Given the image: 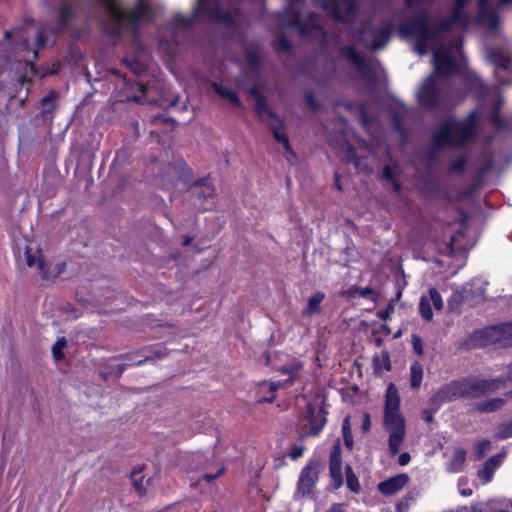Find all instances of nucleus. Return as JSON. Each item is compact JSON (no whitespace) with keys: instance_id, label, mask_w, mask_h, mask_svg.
I'll return each instance as SVG.
<instances>
[{"instance_id":"680f3d73","label":"nucleus","mask_w":512,"mask_h":512,"mask_svg":"<svg viewBox=\"0 0 512 512\" xmlns=\"http://www.w3.org/2000/svg\"><path fill=\"white\" fill-rule=\"evenodd\" d=\"M394 311V300H391L384 310H379L376 316L381 320L387 321L390 318L391 313Z\"/></svg>"},{"instance_id":"aec40b11","label":"nucleus","mask_w":512,"mask_h":512,"mask_svg":"<svg viewBox=\"0 0 512 512\" xmlns=\"http://www.w3.org/2000/svg\"><path fill=\"white\" fill-rule=\"evenodd\" d=\"M409 480L407 473H400L380 482L377 489L382 495L391 496L403 489Z\"/></svg>"},{"instance_id":"412c9836","label":"nucleus","mask_w":512,"mask_h":512,"mask_svg":"<svg viewBox=\"0 0 512 512\" xmlns=\"http://www.w3.org/2000/svg\"><path fill=\"white\" fill-rule=\"evenodd\" d=\"M434 66L435 72L433 74L435 75L438 74L445 76L457 71L455 59L452 57V55L442 51H436L434 53Z\"/></svg>"},{"instance_id":"4c0bfd02","label":"nucleus","mask_w":512,"mask_h":512,"mask_svg":"<svg viewBox=\"0 0 512 512\" xmlns=\"http://www.w3.org/2000/svg\"><path fill=\"white\" fill-rule=\"evenodd\" d=\"M325 294L322 292L315 293L308 299L307 306L303 310L304 315H313L321 312L320 303L324 300Z\"/></svg>"},{"instance_id":"69168bd1","label":"nucleus","mask_w":512,"mask_h":512,"mask_svg":"<svg viewBox=\"0 0 512 512\" xmlns=\"http://www.w3.org/2000/svg\"><path fill=\"white\" fill-rule=\"evenodd\" d=\"M305 100L307 105L313 112L318 111L322 107L321 103L315 100L314 95L312 93H308L305 96Z\"/></svg>"},{"instance_id":"393cba45","label":"nucleus","mask_w":512,"mask_h":512,"mask_svg":"<svg viewBox=\"0 0 512 512\" xmlns=\"http://www.w3.org/2000/svg\"><path fill=\"white\" fill-rule=\"evenodd\" d=\"M243 52L248 67L252 71L258 72L261 68L259 44L256 42H250L243 47Z\"/></svg>"},{"instance_id":"a878e982","label":"nucleus","mask_w":512,"mask_h":512,"mask_svg":"<svg viewBox=\"0 0 512 512\" xmlns=\"http://www.w3.org/2000/svg\"><path fill=\"white\" fill-rule=\"evenodd\" d=\"M137 354L141 357L138 361L134 362L135 366H141L147 362H151L154 359L164 358L166 352L159 345L146 346L137 351Z\"/></svg>"},{"instance_id":"603ef678","label":"nucleus","mask_w":512,"mask_h":512,"mask_svg":"<svg viewBox=\"0 0 512 512\" xmlns=\"http://www.w3.org/2000/svg\"><path fill=\"white\" fill-rule=\"evenodd\" d=\"M495 469L490 466V463L484 462L481 469L478 470V477L483 480L484 483H489L493 479Z\"/></svg>"},{"instance_id":"c9c22d12","label":"nucleus","mask_w":512,"mask_h":512,"mask_svg":"<svg viewBox=\"0 0 512 512\" xmlns=\"http://www.w3.org/2000/svg\"><path fill=\"white\" fill-rule=\"evenodd\" d=\"M128 364H118V365H105L100 371L99 375L103 380H108L109 377L115 376L116 378H120L124 371L127 369Z\"/></svg>"},{"instance_id":"0eeeda50","label":"nucleus","mask_w":512,"mask_h":512,"mask_svg":"<svg viewBox=\"0 0 512 512\" xmlns=\"http://www.w3.org/2000/svg\"><path fill=\"white\" fill-rule=\"evenodd\" d=\"M338 57L353 64L359 74L370 84H375L378 80L377 74L372 63L354 46L343 45L338 48Z\"/></svg>"},{"instance_id":"6e6552de","label":"nucleus","mask_w":512,"mask_h":512,"mask_svg":"<svg viewBox=\"0 0 512 512\" xmlns=\"http://www.w3.org/2000/svg\"><path fill=\"white\" fill-rule=\"evenodd\" d=\"M417 102L425 110H436L444 102L443 90L437 84L435 74L429 75L417 91Z\"/></svg>"},{"instance_id":"09e8293b","label":"nucleus","mask_w":512,"mask_h":512,"mask_svg":"<svg viewBox=\"0 0 512 512\" xmlns=\"http://www.w3.org/2000/svg\"><path fill=\"white\" fill-rule=\"evenodd\" d=\"M419 313L425 321H431L433 319L431 303L426 297L420 298Z\"/></svg>"},{"instance_id":"de8ad7c7","label":"nucleus","mask_w":512,"mask_h":512,"mask_svg":"<svg viewBox=\"0 0 512 512\" xmlns=\"http://www.w3.org/2000/svg\"><path fill=\"white\" fill-rule=\"evenodd\" d=\"M494 436L500 440L512 437V420L510 422H502L498 424L495 429Z\"/></svg>"},{"instance_id":"f704fd0d","label":"nucleus","mask_w":512,"mask_h":512,"mask_svg":"<svg viewBox=\"0 0 512 512\" xmlns=\"http://www.w3.org/2000/svg\"><path fill=\"white\" fill-rule=\"evenodd\" d=\"M301 16V9H291L288 25L296 27L302 36H306L309 34V25L301 20Z\"/></svg>"},{"instance_id":"864d4df0","label":"nucleus","mask_w":512,"mask_h":512,"mask_svg":"<svg viewBox=\"0 0 512 512\" xmlns=\"http://www.w3.org/2000/svg\"><path fill=\"white\" fill-rule=\"evenodd\" d=\"M280 383H276V382H263L261 383L260 387L261 389H268V391L270 392V396L269 397H264L262 399L259 400V402H268V403H272L274 400H275V392L276 390L278 389Z\"/></svg>"},{"instance_id":"6e6d98bb","label":"nucleus","mask_w":512,"mask_h":512,"mask_svg":"<svg viewBox=\"0 0 512 512\" xmlns=\"http://www.w3.org/2000/svg\"><path fill=\"white\" fill-rule=\"evenodd\" d=\"M359 109V120L362 124V126L367 127L372 124V116L367 111L366 105L364 103L358 104Z\"/></svg>"},{"instance_id":"37998d69","label":"nucleus","mask_w":512,"mask_h":512,"mask_svg":"<svg viewBox=\"0 0 512 512\" xmlns=\"http://www.w3.org/2000/svg\"><path fill=\"white\" fill-rule=\"evenodd\" d=\"M463 305H466V298L463 292V288L461 290L454 292L448 300V307L450 311L460 312V309Z\"/></svg>"},{"instance_id":"7c9ffc66","label":"nucleus","mask_w":512,"mask_h":512,"mask_svg":"<svg viewBox=\"0 0 512 512\" xmlns=\"http://www.w3.org/2000/svg\"><path fill=\"white\" fill-rule=\"evenodd\" d=\"M504 404L503 398H492L473 404V410L479 413H492L500 410Z\"/></svg>"},{"instance_id":"79ce46f5","label":"nucleus","mask_w":512,"mask_h":512,"mask_svg":"<svg viewBox=\"0 0 512 512\" xmlns=\"http://www.w3.org/2000/svg\"><path fill=\"white\" fill-rule=\"evenodd\" d=\"M214 455L209 452V455H204L201 452H196L192 455V462L194 463V469H207L213 463Z\"/></svg>"},{"instance_id":"f3484780","label":"nucleus","mask_w":512,"mask_h":512,"mask_svg":"<svg viewBox=\"0 0 512 512\" xmlns=\"http://www.w3.org/2000/svg\"><path fill=\"white\" fill-rule=\"evenodd\" d=\"M486 286V282L479 280H472L462 286L468 307H474L485 300Z\"/></svg>"},{"instance_id":"8fccbe9b","label":"nucleus","mask_w":512,"mask_h":512,"mask_svg":"<svg viewBox=\"0 0 512 512\" xmlns=\"http://www.w3.org/2000/svg\"><path fill=\"white\" fill-rule=\"evenodd\" d=\"M395 171L392 167H390L389 165H386L383 169V173H382V176L385 180L389 181L391 184H392V187H393V190L396 192V193H399L400 190H401V185L400 183L395 179Z\"/></svg>"},{"instance_id":"f03ea898","label":"nucleus","mask_w":512,"mask_h":512,"mask_svg":"<svg viewBox=\"0 0 512 512\" xmlns=\"http://www.w3.org/2000/svg\"><path fill=\"white\" fill-rule=\"evenodd\" d=\"M478 113L473 110L466 119L444 120L432 134V143L436 148L461 147L476 136Z\"/></svg>"},{"instance_id":"774afa93","label":"nucleus","mask_w":512,"mask_h":512,"mask_svg":"<svg viewBox=\"0 0 512 512\" xmlns=\"http://www.w3.org/2000/svg\"><path fill=\"white\" fill-rule=\"evenodd\" d=\"M503 458L504 454L498 453L488 458L485 462L490 463V466H493V468L496 470L502 463Z\"/></svg>"},{"instance_id":"2f4dec72","label":"nucleus","mask_w":512,"mask_h":512,"mask_svg":"<svg viewBox=\"0 0 512 512\" xmlns=\"http://www.w3.org/2000/svg\"><path fill=\"white\" fill-rule=\"evenodd\" d=\"M373 372L379 376L383 371H390L392 369L390 355L387 351H382L380 355H375L372 359Z\"/></svg>"},{"instance_id":"7ed1b4c3","label":"nucleus","mask_w":512,"mask_h":512,"mask_svg":"<svg viewBox=\"0 0 512 512\" xmlns=\"http://www.w3.org/2000/svg\"><path fill=\"white\" fill-rule=\"evenodd\" d=\"M383 427L389 433V455L394 457L400 452L406 437V423L400 413V396L394 383H389L386 389Z\"/></svg>"},{"instance_id":"bf43d9fd","label":"nucleus","mask_w":512,"mask_h":512,"mask_svg":"<svg viewBox=\"0 0 512 512\" xmlns=\"http://www.w3.org/2000/svg\"><path fill=\"white\" fill-rule=\"evenodd\" d=\"M412 347L416 355L422 356L424 354V345L420 336L412 335Z\"/></svg>"},{"instance_id":"9d476101","label":"nucleus","mask_w":512,"mask_h":512,"mask_svg":"<svg viewBox=\"0 0 512 512\" xmlns=\"http://www.w3.org/2000/svg\"><path fill=\"white\" fill-rule=\"evenodd\" d=\"M195 17L206 18L214 22L234 26L233 15L221 7L219 0H198L194 9Z\"/></svg>"},{"instance_id":"9b49d317","label":"nucleus","mask_w":512,"mask_h":512,"mask_svg":"<svg viewBox=\"0 0 512 512\" xmlns=\"http://www.w3.org/2000/svg\"><path fill=\"white\" fill-rule=\"evenodd\" d=\"M504 323L474 331L468 339L469 348H480L497 344L504 348Z\"/></svg>"},{"instance_id":"e2e57ef3","label":"nucleus","mask_w":512,"mask_h":512,"mask_svg":"<svg viewBox=\"0 0 512 512\" xmlns=\"http://www.w3.org/2000/svg\"><path fill=\"white\" fill-rule=\"evenodd\" d=\"M504 348L512 347V322L504 323Z\"/></svg>"},{"instance_id":"a211bd4d","label":"nucleus","mask_w":512,"mask_h":512,"mask_svg":"<svg viewBox=\"0 0 512 512\" xmlns=\"http://www.w3.org/2000/svg\"><path fill=\"white\" fill-rule=\"evenodd\" d=\"M346 8V12L343 13L340 9L338 1L332 0L324 5V8L329 10L332 17L340 23H348L349 16L357 11V2L355 0H339Z\"/></svg>"},{"instance_id":"e433bc0d","label":"nucleus","mask_w":512,"mask_h":512,"mask_svg":"<svg viewBox=\"0 0 512 512\" xmlns=\"http://www.w3.org/2000/svg\"><path fill=\"white\" fill-rule=\"evenodd\" d=\"M44 182L52 188L54 193L55 187L62 181V177L59 173L54 171V162H49L44 168Z\"/></svg>"},{"instance_id":"c03bdc74","label":"nucleus","mask_w":512,"mask_h":512,"mask_svg":"<svg viewBox=\"0 0 512 512\" xmlns=\"http://www.w3.org/2000/svg\"><path fill=\"white\" fill-rule=\"evenodd\" d=\"M342 436L345 447L349 451H352L354 447V440L349 417H345L342 422Z\"/></svg>"},{"instance_id":"ddd939ff","label":"nucleus","mask_w":512,"mask_h":512,"mask_svg":"<svg viewBox=\"0 0 512 512\" xmlns=\"http://www.w3.org/2000/svg\"><path fill=\"white\" fill-rule=\"evenodd\" d=\"M469 0H455L451 8V16L438 20V28L442 29L443 34L449 32L454 25L467 28L470 22V15L465 11Z\"/></svg>"},{"instance_id":"4d7b16f0","label":"nucleus","mask_w":512,"mask_h":512,"mask_svg":"<svg viewBox=\"0 0 512 512\" xmlns=\"http://www.w3.org/2000/svg\"><path fill=\"white\" fill-rule=\"evenodd\" d=\"M490 441L487 439L480 440L475 449V459L480 460L485 453L490 449Z\"/></svg>"},{"instance_id":"423d86ee","label":"nucleus","mask_w":512,"mask_h":512,"mask_svg":"<svg viewBox=\"0 0 512 512\" xmlns=\"http://www.w3.org/2000/svg\"><path fill=\"white\" fill-rule=\"evenodd\" d=\"M322 470L323 465L319 459L310 460L302 468L293 496L295 501H299L302 498L311 496L313 489L319 480V475Z\"/></svg>"},{"instance_id":"bb28decb","label":"nucleus","mask_w":512,"mask_h":512,"mask_svg":"<svg viewBox=\"0 0 512 512\" xmlns=\"http://www.w3.org/2000/svg\"><path fill=\"white\" fill-rule=\"evenodd\" d=\"M372 41L370 43V49L381 50L389 42L391 37V27H377L371 30Z\"/></svg>"},{"instance_id":"0e129e2a","label":"nucleus","mask_w":512,"mask_h":512,"mask_svg":"<svg viewBox=\"0 0 512 512\" xmlns=\"http://www.w3.org/2000/svg\"><path fill=\"white\" fill-rule=\"evenodd\" d=\"M305 446L304 445H294L290 449L288 456L291 460L296 461L298 460L304 453Z\"/></svg>"},{"instance_id":"1a4fd4ad","label":"nucleus","mask_w":512,"mask_h":512,"mask_svg":"<svg viewBox=\"0 0 512 512\" xmlns=\"http://www.w3.org/2000/svg\"><path fill=\"white\" fill-rule=\"evenodd\" d=\"M255 114L256 116L262 120V121H265L264 119V114H267L271 119L272 121L270 123H268V125L270 126V129L273 133V137L275 138V140L279 143H282L285 148H289V139L285 133V125H284V122L283 120L278 117V115L269 107L267 101H266V98L265 96L263 97H259V99H257L255 101Z\"/></svg>"},{"instance_id":"f8f14e48","label":"nucleus","mask_w":512,"mask_h":512,"mask_svg":"<svg viewBox=\"0 0 512 512\" xmlns=\"http://www.w3.org/2000/svg\"><path fill=\"white\" fill-rule=\"evenodd\" d=\"M301 420L308 422L309 429L302 428L299 439L303 440L307 437H316L326 425L327 411L324 407L317 408L315 405L309 403Z\"/></svg>"},{"instance_id":"473e14b6","label":"nucleus","mask_w":512,"mask_h":512,"mask_svg":"<svg viewBox=\"0 0 512 512\" xmlns=\"http://www.w3.org/2000/svg\"><path fill=\"white\" fill-rule=\"evenodd\" d=\"M465 461L466 451L463 448H456L450 461L447 464V471L450 473L461 472Z\"/></svg>"},{"instance_id":"f257e3e1","label":"nucleus","mask_w":512,"mask_h":512,"mask_svg":"<svg viewBox=\"0 0 512 512\" xmlns=\"http://www.w3.org/2000/svg\"><path fill=\"white\" fill-rule=\"evenodd\" d=\"M98 1L107 10L112 21V25L102 23L101 30L111 38L120 39L125 32L136 36L140 33L142 23H150L156 19V12L148 0H136L135 5L129 9L122 8L121 0Z\"/></svg>"},{"instance_id":"13d9d810","label":"nucleus","mask_w":512,"mask_h":512,"mask_svg":"<svg viewBox=\"0 0 512 512\" xmlns=\"http://www.w3.org/2000/svg\"><path fill=\"white\" fill-rule=\"evenodd\" d=\"M429 296L434 308L436 310H441L443 308V301L440 293L435 288H431L429 290Z\"/></svg>"},{"instance_id":"cd10ccee","label":"nucleus","mask_w":512,"mask_h":512,"mask_svg":"<svg viewBox=\"0 0 512 512\" xmlns=\"http://www.w3.org/2000/svg\"><path fill=\"white\" fill-rule=\"evenodd\" d=\"M75 16L76 14L73 4L68 0L62 1L57 8V21L59 27L61 29L67 28Z\"/></svg>"},{"instance_id":"58836bf2","label":"nucleus","mask_w":512,"mask_h":512,"mask_svg":"<svg viewBox=\"0 0 512 512\" xmlns=\"http://www.w3.org/2000/svg\"><path fill=\"white\" fill-rule=\"evenodd\" d=\"M423 380V368L418 361L410 366V386L412 389H419Z\"/></svg>"},{"instance_id":"3c124183","label":"nucleus","mask_w":512,"mask_h":512,"mask_svg":"<svg viewBox=\"0 0 512 512\" xmlns=\"http://www.w3.org/2000/svg\"><path fill=\"white\" fill-rule=\"evenodd\" d=\"M68 342L65 337H60L52 346V354L55 360H61L64 358L63 349L67 346Z\"/></svg>"},{"instance_id":"a19ab883","label":"nucleus","mask_w":512,"mask_h":512,"mask_svg":"<svg viewBox=\"0 0 512 512\" xmlns=\"http://www.w3.org/2000/svg\"><path fill=\"white\" fill-rule=\"evenodd\" d=\"M170 169L180 171L179 180L185 184H189L192 181L193 172L190 167L186 165V162H170Z\"/></svg>"},{"instance_id":"052dcab7","label":"nucleus","mask_w":512,"mask_h":512,"mask_svg":"<svg viewBox=\"0 0 512 512\" xmlns=\"http://www.w3.org/2000/svg\"><path fill=\"white\" fill-rule=\"evenodd\" d=\"M193 23V18H187L183 15H177L173 18L171 21V25L175 28H178L180 26H189Z\"/></svg>"},{"instance_id":"6ab92c4d","label":"nucleus","mask_w":512,"mask_h":512,"mask_svg":"<svg viewBox=\"0 0 512 512\" xmlns=\"http://www.w3.org/2000/svg\"><path fill=\"white\" fill-rule=\"evenodd\" d=\"M190 192L200 204L213 199L216 195V189L209 177H203L194 181L190 186Z\"/></svg>"},{"instance_id":"dca6fc26","label":"nucleus","mask_w":512,"mask_h":512,"mask_svg":"<svg viewBox=\"0 0 512 512\" xmlns=\"http://www.w3.org/2000/svg\"><path fill=\"white\" fill-rule=\"evenodd\" d=\"M48 42V32L45 28H41L38 30L36 39H35V47H31L30 40L28 38H23L17 44V49L19 51L32 53L31 57L26 59V61L30 64H33L37 61L39 56V50L46 46Z\"/></svg>"},{"instance_id":"c85d7f7f","label":"nucleus","mask_w":512,"mask_h":512,"mask_svg":"<svg viewBox=\"0 0 512 512\" xmlns=\"http://www.w3.org/2000/svg\"><path fill=\"white\" fill-rule=\"evenodd\" d=\"M465 86L473 92L474 96L478 99H484L487 96L488 88L476 74H468L465 77Z\"/></svg>"},{"instance_id":"4468645a","label":"nucleus","mask_w":512,"mask_h":512,"mask_svg":"<svg viewBox=\"0 0 512 512\" xmlns=\"http://www.w3.org/2000/svg\"><path fill=\"white\" fill-rule=\"evenodd\" d=\"M329 476L331 477V487L334 490L342 487L344 483L342 473V449L340 440H337L330 452L329 456Z\"/></svg>"},{"instance_id":"b1692460","label":"nucleus","mask_w":512,"mask_h":512,"mask_svg":"<svg viewBox=\"0 0 512 512\" xmlns=\"http://www.w3.org/2000/svg\"><path fill=\"white\" fill-rule=\"evenodd\" d=\"M479 24L487 27L489 31H495L500 25V15L497 9L490 7L478 10Z\"/></svg>"},{"instance_id":"c756f323","label":"nucleus","mask_w":512,"mask_h":512,"mask_svg":"<svg viewBox=\"0 0 512 512\" xmlns=\"http://www.w3.org/2000/svg\"><path fill=\"white\" fill-rule=\"evenodd\" d=\"M489 60L495 66L496 69L503 71H510L512 60L511 57L506 55L500 48L492 49L489 52Z\"/></svg>"},{"instance_id":"39448f33","label":"nucleus","mask_w":512,"mask_h":512,"mask_svg":"<svg viewBox=\"0 0 512 512\" xmlns=\"http://www.w3.org/2000/svg\"><path fill=\"white\" fill-rule=\"evenodd\" d=\"M505 385L502 377L494 379L464 378L443 386L437 396L443 401L458 399H479Z\"/></svg>"},{"instance_id":"5fc2aeb1","label":"nucleus","mask_w":512,"mask_h":512,"mask_svg":"<svg viewBox=\"0 0 512 512\" xmlns=\"http://www.w3.org/2000/svg\"><path fill=\"white\" fill-rule=\"evenodd\" d=\"M489 122L498 130H502L507 126L506 121L502 118L501 112L499 111H491L489 115Z\"/></svg>"},{"instance_id":"49530a36","label":"nucleus","mask_w":512,"mask_h":512,"mask_svg":"<svg viewBox=\"0 0 512 512\" xmlns=\"http://www.w3.org/2000/svg\"><path fill=\"white\" fill-rule=\"evenodd\" d=\"M272 47L276 52H288L291 53L293 50L291 42L286 38L284 34H281L273 41Z\"/></svg>"},{"instance_id":"5701e85b","label":"nucleus","mask_w":512,"mask_h":512,"mask_svg":"<svg viewBox=\"0 0 512 512\" xmlns=\"http://www.w3.org/2000/svg\"><path fill=\"white\" fill-rule=\"evenodd\" d=\"M59 97V93L56 90H50L49 93L43 97L40 101L41 105V117L43 122H52L54 114L57 110L56 100Z\"/></svg>"},{"instance_id":"72a5a7b5","label":"nucleus","mask_w":512,"mask_h":512,"mask_svg":"<svg viewBox=\"0 0 512 512\" xmlns=\"http://www.w3.org/2000/svg\"><path fill=\"white\" fill-rule=\"evenodd\" d=\"M213 88H214V91L220 97L229 100L230 103H232L234 106H236L238 108L242 107V101L235 91L225 87L224 85L218 84V83H213Z\"/></svg>"},{"instance_id":"2eb2a0df","label":"nucleus","mask_w":512,"mask_h":512,"mask_svg":"<svg viewBox=\"0 0 512 512\" xmlns=\"http://www.w3.org/2000/svg\"><path fill=\"white\" fill-rule=\"evenodd\" d=\"M25 260L27 266L29 267L37 265L42 280H50L55 278L60 273V271H51L50 265L47 264L42 258L41 250L39 247H26Z\"/></svg>"},{"instance_id":"a18cd8bd","label":"nucleus","mask_w":512,"mask_h":512,"mask_svg":"<svg viewBox=\"0 0 512 512\" xmlns=\"http://www.w3.org/2000/svg\"><path fill=\"white\" fill-rule=\"evenodd\" d=\"M374 294H375V292L371 287H358L356 285L351 286L346 291V295L349 298H356V297L370 298Z\"/></svg>"},{"instance_id":"4be33fe9","label":"nucleus","mask_w":512,"mask_h":512,"mask_svg":"<svg viewBox=\"0 0 512 512\" xmlns=\"http://www.w3.org/2000/svg\"><path fill=\"white\" fill-rule=\"evenodd\" d=\"M494 162H482V165L475 168L473 182L465 189L466 197L472 196L485 183L486 175L491 171Z\"/></svg>"},{"instance_id":"20e7f679","label":"nucleus","mask_w":512,"mask_h":512,"mask_svg":"<svg viewBox=\"0 0 512 512\" xmlns=\"http://www.w3.org/2000/svg\"><path fill=\"white\" fill-rule=\"evenodd\" d=\"M418 6L414 9L415 14L398 26V32L402 37H414V51L419 55L428 52L429 42L438 39L443 34L442 29L438 28V21L430 24V14L428 10Z\"/></svg>"},{"instance_id":"338daca9","label":"nucleus","mask_w":512,"mask_h":512,"mask_svg":"<svg viewBox=\"0 0 512 512\" xmlns=\"http://www.w3.org/2000/svg\"><path fill=\"white\" fill-rule=\"evenodd\" d=\"M153 122L155 124H168L170 129L173 130L176 126V121L174 119L165 117L163 115H158L153 118Z\"/></svg>"},{"instance_id":"ea45409f","label":"nucleus","mask_w":512,"mask_h":512,"mask_svg":"<svg viewBox=\"0 0 512 512\" xmlns=\"http://www.w3.org/2000/svg\"><path fill=\"white\" fill-rule=\"evenodd\" d=\"M345 474H346V486L354 494H359L361 491V485L358 477L351 465L347 464L345 466Z\"/></svg>"}]
</instances>
